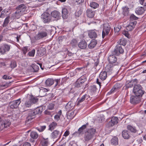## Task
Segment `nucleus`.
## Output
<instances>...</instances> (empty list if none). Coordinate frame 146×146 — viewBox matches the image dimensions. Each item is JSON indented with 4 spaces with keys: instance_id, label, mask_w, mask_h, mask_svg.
I'll list each match as a JSON object with an SVG mask.
<instances>
[{
    "instance_id": "nucleus-1",
    "label": "nucleus",
    "mask_w": 146,
    "mask_h": 146,
    "mask_svg": "<svg viewBox=\"0 0 146 146\" xmlns=\"http://www.w3.org/2000/svg\"><path fill=\"white\" fill-rule=\"evenodd\" d=\"M110 55L108 57V60L110 65H108L106 67V69L109 71H111L112 70L111 66L118 65L119 64V62H117V58L114 55Z\"/></svg>"
},
{
    "instance_id": "nucleus-2",
    "label": "nucleus",
    "mask_w": 146,
    "mask_h": 146,
    "mask_svg": "<svg viewBox=\"0 0 146 146\" xmlns=\"http://www.w3.org/2000/svg\"><path fill=\"white\" fill-rule=\"evenodd\" d=\"M27 7L25 5H19L16 8L17 10L14 14V16L17 18H20L23 14L27 12Z\"/></svg>"
},
{
    "instance_id": "nucleus-3",
    "label": "nucleus",
    "mask_w": 146,
    "mask_h": 146,
    "mask_svg": "<svg viewBox=\"0 0 146 146\" xmlns=\"http://www.w3.org/2000/svg\"><path fill=\"white\" fill-rule=\"evenodd\" d=\"M96 130L92 128L88 130L85 133L84 136V139L86 142H88L92 139L95 133Z\"/></svg>"
},
{
    "instance_id": "nucleus-4",
    "label": "nucleus",
    "mask_w": 146,
    "mask_h": 146,
    "mask_svg": "<svg viewBox=\"0 0 146 146\" xmlns=\"http://www.w3.org/2000/svg\"><path fill=\"white\" fill-rule=\"evenodd\" d=\"M102 36H105L108 35L110 31L111 27L107 23H104L102 25Z\"/></svg>"
},
{
    "instance_id": "nucleus-5",
    "label": "nucleus",
    "mask_w": 146,
    "mask_h": 146,
    "mask_svg": "<svg viewBox=\"0 0 146 146\" xmlns=\"http://www.w3.org/2000/svg\"><path fill=\"white\" fill-rule=\"evenodd\" d=\"M101 31L96 30L95 29L90 30L84 33V34H88L89 36H100L101 34Z\"/></svg>"
},
{
    "instance_id": "nucleus-6",
    "label": "nucleus",
    "mask_w": 146,
    "mask_h": 146,
    "mask_svg": "<svg viewBox=\"0 0 146 146\" xmlns=\"http://www.w3.org/2000/svg\"><path fill=\"white\" fill-rule=\"evenodd\" d=\"M11 123L10 121L8 119H5L0 121V130H2L4 129L9 127Z\"/></svg>"
},
{
    "instance_id": "nucleus-7",
    "label": "nucleus",
    "mask_w": 146,
    "mask_h": 146,
    "mask_svg": "<svg viewBox=\"0 0 146 146\" xmlns=\"http://www.w3.org/2000/svg\"><path fill=\"white\" fill-rule=\"evenodd\" d=\"M41 18L44 23L49 22L51 21V19L50 15L48 13H45L42 14L41 15Z\"/></svg>"
},
{
    "instance_id": "nucleus-8",
    "label": "nucleus",
    "mask_w": 146,
    "mask_h": 146,
    "mask_svg": "<svg viewBox=\"0 0 146 146\" xmlns=\"http://www.w3.org/2000/svg\"><path fill=\"white\" fill-rule=\"evenodd\" d=\"M10 49V46L7 44H4L0 47V53L4 54L6 52L9 51Z\"/></svg>"
},
{
    "instance_id": "nucleus-9",
    "label": "nucleus",
    "mask_w": 146,
    "mask_h": 146,
    "mask_svg": "<svg viewBox=\"0 0 146 146\" xmlns=\"http://www.w3.org/2000/svg\"><path fill=\"white\" fill-rule=\"evenodd\" d=\"M124 52V50L120 44L116 45L115 48L113 52V54L116 55H118L119 54H122Z\"/></svg>"
},
{
    "instance_id": "nucleus-10",
    "label": "nucleus",
    "mask_w": 146,
    "mask_h": 146,
    "mask_svg": "<svg viewBox=\"0 0 146 146\" xmlns=\"http://www.w3.org/2000/svg\"><path fill=\"white\" fill-rule=\"evenodd\" d=\"M118 122V118L116 117H112L110 121H109L107 125L108 127H111L114 125L116 124Z\"/></svg>"
},
{
    "instance_id": "nucleus-11",
    "label": "nucleus",
    "mask_w": 146,
    "mask_h": 146,
    "mask_svg": "<svg viewBox=\"0 0 146 146\" xmlns=\"http://www.w3.org/2000/svg\"><path fill=\"white\" fill-rule=\"evenodd\" d=\"M141 98L135 96H132L130 99V102L133 104H136L139 103L141 100Z\"/></svg>"
},
{
    "instance_id": "nucleus-12",
    "label": "nucleus",
    "mask_w": 146,
    "mask_h": 146,
    "mask_svg": "<svg viewBox=\"0 0 146 146\" xmlns=\"http://www.w3.org/2000/svg\"><path fill=\"white\" fill-rule=\"evenodd\" d=\"M21 102V99H19L15 101H14L10 103V108L12 109L17 108Z\"/></svg>"
},
{
    "instance_id": "nucleus-13",
    "label": "nucleus",
    "mask_w": 146,
    "mask_h": 146,
    "mask_svg": "<svg viewBox=\"0 0 146 146\" xmlns=\"http://www.w3.org/2000/svg\"><path fill=\"white\" fill-rule=\"evenodd\" d=\"M61 135V133L57 130H54L51 134V137L53 139H57V140L60 138Z\"/></svg>"
},
{
    "instance_id": "nucleus-14",
    "label": "nucleus",
    "mask_w": 146,
    "mask_h": 146,
    "mask_svg": "<svg viewBox=\"0 0 146 146\" xmlns=\"http://www.w3.org/2000/svg\"><path fill=\"white\" fill-rule=\"evenodd\" d=\"M28 115L27 116L26 121L29 122L31 121L33 118L35 117V115L36 114L34 110H30L28 111Z\"/></svg>"
},
{
    "instance_id": "nucleus-15",
    "label": "nucleus",
    "mask_w": 146,
    "mask_h": 146,
    "mask_svg": "<svg viewBox=\"0 0 146 146\" xmlns=\"http://www.w3.org/2000/svg\"><path fill=\"white\" fill-rule=\"evenodd\" d=\"M136 24L137 22L136 21L130 22L126 27L127 30L129 31L132 30L135 28Z\"/></svg>"
},
{
    "instance_id": "nucleus-16",
    "label": "nucleus",
    "mask_w": 146,
    "mask_h": 146,
    "mask_svg": "<svg viewBox=\"0 0 146 146\" xmlns=\"http://www.w3.org/2000/svg\"><path fill=\"white\" fill-rule=\"evenodd\" d=\"M87 43L84 39L81 40L79 43L78 46L79 48L81 49H84L86 48L87 46Z\"/></svg>"
},
{
    "instance_id": "nucleus-17",
    "label": "nucleus",
    "mask_w": 146,
    "mask_h": 146,
    "mask_svg": "<svg viewBox=\"0 0 146 146\" xmlns=\"http://www.w3.org/2000/svg\"><path fill=\"white\" fill-rule=\"evenodd\" d=\"M52 17L54 18L58 19L60 17V13L57 11H54L51 13Z\"/></svg>"
},
{
    "instance_id": "nucleus-18",
    "label": "nucleus",
    "mask_w": 146,
    "mask_h": 146,
    "mask_svg": "<svg viewBox=\"0 0 146 146\" xmlns=\"http://www.w3.org/2000/svg\"><path fill=\"white\" fill-rule=\"evenodd\" d=\"M87 125L88 123H86V124L83 125L78 129V131L75 133L74 134L76 135H79L80 134L82 133L83 132V130L86 128Z\"/></svg>"
},
{
    "instance_id": "nucleus-19",
    "label": "nucleus",
    "mask_w": 146,
    "mask_h": 146,
    "mask_svg": "<svg viewBox=\"0 0 146 146\" xmlns=\"http://www.w3.org/2000/svg\"><path fill=\"white\" fill-rule=\"evenodd\" d=\"M89 96L88 95L86 94L83 95L81 98L78 99L77 105H79L81 103L83 102L86 99L87 100L89 98Z\"/></svg>"
},
{
    "instance_id": "nucleus-20",
    "label": "nucleus",
    "mask_w": 146,
    "mask_h": 146,
    "mask_svg": "<svg viewBox=\"0 0 146 146\" xmlns=\"http://www.w3.org/2000/svg\"><path fill=\"white\" fill-rule=\"evenodd\" d=\"M145 10L143 7H139L136 9L135 12L138 15H141L144 13Z\"/></svg>"
},
{
    "instance_id": "nucleus-21",
    "label": "nucleus",
    "mask_w": 146,
    "mask_h": 146,
    "mask_svg": "<svg viewBox=\"0 0 146 146\" xmlns=\"http://www.w3.org/2000/svg\"><path fill=\"white\" fill-rule=\"evenodd\" d=\"M100 78L102 81L105 80L107 77V72L106 71L101 72L99 75Z\"/></svg>"
},
{
    "instance_id": "nucleus-22",
    "label": "nucleus",
    "mask_w": 146,
    "mask_h": 146,
    "mask_svg": "<svg viewBox=\"0 0 146 146\" xmlns=\"http://www.w3.org/2000/svg\"><path fill=\"white\" fill-rule=\"evenodd\" d=\"M97 44V40L95 39L92 40L90 44L88 45V47L90 49L94 48Z\"/></svg>"
},
{
    "instance_id": "nucleus-23",
    "label": "nucleus",
    "mask_w": 146,
    "mask_h": 146,
    "mask_svg": "<svg viewBox=\"0 0 146 146\" xmlns=\"http://www.w3.org/2000/svg\"><path fill=\"white\" fill-rule=\"evenodd\" d=\"M87 15L89 18H92L95 15V12L90 9H88L86 11Z\"/></svg>"
},
{
    "instance_id": "nucleus-24",
    "label": "nucleus",
    "mask_w": 146,
    "mask_h": 146,
    "mask_svg": "<svg viewBox=\"0 0 146 146\" xmlns=\"http://www.w3.org/2000/svg\"><path fill=\"white\" fill-rule=\"evenodd\" d=\"M73 103L71 102H68L66 106V108L68 111H69L72 109L74 107Z\"/></svg>"
},
{
    "instance_id": "nucleus-25",
    "label": "nucleus",
    "mask_w": 146,
    "mask_h": 146,
    "mask_svg": "<svg viewBox=\"0 0 146 146\" xmlns=\"http://www.w3.org/2000/svg\"><path fill=\"white\" fill-rule=\"evenodd\" d=\"M62 17L64 19H66L68 17V11L66 8H63L62 9Z\"/></svg>"
},
{
    "instance_id": "nucleus-26",
    "label": "nucleus",
    "mask_w": 146,
    "mask_h": 146,
    "mask_svg": "<svg viewBox=\"0 0 146 146\" xmlns=\"http://www.w3.org/2000/svg\"><path fill=\"white\" fill-rule=\"evenodd\" d=\"M54 81L53 79L50 78L48 79L45 81V84L48 86H50L54 83Z\"/></svg>"
},
{
    "instance_id": "nucleus-27",
    "label": "nucleus",
    "mask_w": 146,
    "mask_h": 146,
    "mask_svg": "<svg viewBox=\"0 0 146 146\" xmlns=\"http://www.w3.org/2000/svg\"><path fill=\"white\" fill-rule=\"evenodd\" d=\"M123 137L125 139H128L129 137V135L128 131L126 130H123L122 133Z\"/></svg>"
},
{
    "instance_id": "nucleus-28",
    "label": "nucleus",
    "mask_w": 146,
    "mask_h": 146,
    "mask_svg": "<svg viewBox=\"0 0 146 146\" xmlns=\"http://www.w3.org/2000/svg\"><path fill=\"white\" fill-rule=\"evenodd\" d=\"M122 86L121 84L119 83H117L114 86L113 88L111 89V93L115 91H116L117 89L120 88Z\"/></svg>"
},
{
    "instance_id": "nucleus-29",
    "label": "nucleus",
    "mask_w": 146,
    "mask_h": 146,
    "mask_svg": "<svg viewBox=\"0 0 146 146\" xmlns=\"http://www.w3.org/2000/svg\"><path fill=\"white\" fill-rule=\"evenodd\" d=\"M25 99L26 100V101L25 103L24 106L26 107L27 108L30 107L31 105L33 104L30 101L28 98H26Z\"/></svg>"
},
{
    "instance_id": "nucleus-30",
    "label": "nucleus",
    "mask_w": 146,
    "mask_h": 146,
    "mask_svg": "<svg viewBox=\"0 0 146 146\" xmlns=\"http://www.w3.org/2000/svg\"><path fill=\"white\" fill-rule=\"evenodd\" d=\"M41 143L42 146H48V145L49 144L48 138L46 139L43 138L41 141Z\"/></svg>"
},
{
    "instance_id": "nucleus-31",
    "label": "nucleus",
    "mask_w": 146,
    "mask_h": 146,
    "mask_svg": "<svg viewBox=\"0 0 146 146\" xmlns=\"http://www.w3.org/2000/svg\"><path fill=\"white\" fill-rule=\"evenodd\" d=\"M29 99L30 101L33 104L37 102L38 100V98H35L33 96H30Z\"/></svg>"
},
{
    "instance_id": "nucleus-32",
    "label": "nucleus",
    "mask_w": 146,
    "mask_h": 146,
    "mask_svg": "<svg viewBox=\"0 0 146 146\" xmlns=\"http://www.w3.org/2000/svg\"><path fill=\"white\" fill-rule=\"evenodd\" d=\"M140 90H143L142 87L139 84L135 85L133 88V92L139 91Z\"/></svg>"
},
{
    "instance_id": "nucleus-33",
    "label": "nucleus",
    "mask_w": 146,
    "mask_h": 146,
    "mask_svg": "<svg viewBox=\"0 0 146 146\" xmlns=\"http://www.w3.org/2000/svg\"><path fill=\"white\" fill-rule=\"evenodd\" d=\"M134 93L135 96L141 98L142 95L144 93V91L143 90H140L138 92L137 91V92L136 91V92H134Z\"/></svg>"
},
{
    "instance_id": "nucleus-34",
    "label": "nucleus",
    "mask_w": 146,
    "mask_h": 146,
    "mask_svg": "<svg viewBox=\"0 0 146 146\" xmlns=\"http://www.w3.org/2000/svg\"><path fill=\"white\" fill-rule=\"evenodd\" d=\"M111 144L113 145H116L118 144V139L115 137H113L111 140Z\"/></svg>"
},
{
    "instance_id": "nucleus-35",
    "label": "nucleus",
    "mask_w": 146,
    "mask_h": 146,
    "mask_svg": "<svg viewBox=\"0 0 146 146\" xmlns=\"http://www.w3.org/2000/svg\"><path fill=\"white\" fill-rule=\"evenodd\" d=\"M84 82L82 81L81 79H78L76 82L75 83V86L77 87H79L81 86Z\"/></svg>"
},
{
    "instance_id": "nucleus-36",
    "label": "nucleus",
    "mask_w": 146,
    "mask_h": 146,
    "mask_svg": "<svg viewBox=\"0 0 146 146\" xmlns=\"http://www.w3.org/2000/svg\"><path fill=\"white\" fill-rule=\"evenodd\" d=\"M119 44L120 45H122L123 46H125L127 43L126 40L123 38H122L119 41Z\"/></svg>"
},
{
    "instance_id": "nucleus-37",
    "label": "nucleus",
    "mask_w": 146,
    "mask_h": 146,
    "mask_svg": "<svg viewBox=\"0 0 146 146\" xmlns=\"http://www.w3.org/2000/svg\"><path fill=\"white\" fill-rule=\"evenodd\" d=\"M90 6L94 9L97 8L99 6V4L94 2H92L90 3Z\"/></svg>"
},
{
    "instance_id": "nucleus-38",
    "label": "nucleus",
    "mask_w": 146,
    "mask_h": 146,
    "mask_svg": "<svg viewBox=\"0 0 146 146\" xmlns=\"http://www.w3.org/2000/svg\"><path fill=\"white\" fill-rule=\"evenodd\" d=\"M31 137L33 139H36L38 137V135L37 133L35 131L32 132L30 135Z\"/></svg>"
},
{
    "instance_id": "nucleus-39",
    "label": "nucleus",
    "mask_w": 146,
    "mask_h": 146,
    "mask_svg": "<svg viewBox=\"0 0 146 146\" xmlns=\"http://www.w3.org/2000/svg\"><path fill=\"white\" fill-rule=\"evenodd\" d=\"M123 10V13L124 15H127L129 13V8L127 7H125L122 8Z\"/></svg>"
},
{
    "instance_id": "nucleus-40",
    "label": "nucleus",
    "mask_w": 146,
    "mask_h": 146,
    "mask_svg": "<svg viewBox=\"0 0 146 146\" xmlns=\"http://www.w3.org/2000/svg\"><path fill=\"white\" fill-rule=\"evenodd\" d=\"M62 114V111L60 110L58 113L54 117V119L57 121H58L60 119V116Z\"/></svg>"
},
{
    "instance_id": "nucleus-41",
    "label": "nucleus",
    "mask_w": 146,
    "mask_h": 146,
    "mask_svg": "<svg viewBox=\"0 0 146 146\" xmlns=\"http://www.w3.org/2000/svg\"><path fill=\"white\" fill-rule=\"evenodd\" d=\"M57 123L55 122H52L50 125H49V129H53L57 125Z\"/></svg>"
},
{
    "instance_id": "nucleus-42",
    "label": "nucleus",
    "mask_w": 146,
    "mask_h": 146,
    "mask_svg": "<svg viewBox=\"0 0 146 146\" xmlns=\"http://www.w3.org/2000/svg\"><path fill=\"white\" fill-rule=\"evenodd\" d=\"M127 129L129 131H130L131 132H135L136 131V129H135L131 125H129L127 126Z\"/></svg>"
},
{
    "instance_id": "nucleus-43",
    "label": "nucleus",
    "mask_w": 146,
    "mask_h": 146,
    "mask_svg": "<svg viewBox=\"0 0 146 146\" xmlns=\"http://www.w3.org/2000/svg\"><path fill=\"white\" fill-rule=\"evenodd\" d=\"M46 126L43 125L40 126L36 128V129L39 132L43 131L46 128Z\"/></svg>"
},
{
    "instance_id": "nucleus-44",
    "label": "nucleus",
    "mask_w": 146,
    "mask_h": 146,
    "mask_svg": "<svg viewBox=\"0 0 146 146\" xmlns=\"http://www.w3.org/2000/svg\"><path fill=\"white\" fill-rule=\"evenodd\" d=\"M33 71L34 72H37L39 69V67L36 65H34L32 67Z\"/></svg>"
},
{
    "instance_id": "nucleus-45",
    "label": "nucleus",
    "mask_w": 146,
    "mask_h": 146,
    "mask_svg": "<svg viewBox=\"0 0 146 146\" xmlns=\"http://www.w3.org/2000/svg\"><path fill=\"white\" fill-rule=\"evenodd\" d=\"M77 43V40L73 39L70 42V44L72 46L74 47V46H75L76 45Z\"/></svg>"
},
{
    "instance_id": "nucleus-46",
    "label": "nucleus",
    "mask_w": 146,
    "mask_h": 146,
    "mask_svg": "<svg viewBox=\"0 0 146 146\" xmlns=\"http://www.w3.org/2000/svg\"><path fill=\"white\" fill-rule=\"evenodd\" d=\"M54 106L55 105L54 103H50L47 106L48 109L49 110H52L54 109Z\"/></svg>"
},
{
    "instance_id": "nucleus-47",
    "label": "nucleus",
    "mask_w": 146,
    "mask_h": 146,
    "mask_svg": "<svg viewBox=\"0 0 146 146\" xmlns=\"http://www.w3.org/2000/svg\"><path fill=\"white\" fill-rule=\"evenodd\" d=\"M17 64L15 61H12L11 62L10 66L11 68L13 69L17 66Z\"/></svg>"
},
{
    "instance_id": "nucleus-48",
    "label": "nucleus",
    "mask_w": 146,
    "mask_h": 146,
    "mask_svg": "<svg viewBox=\"0 0 146 146\" xmlns=\"http://www.w3.org/2000/svg\"><path fill=\"white\" fill-rule=\"evenodd\" d=\"M42 110L39 108H37L36 109L34 110L36 115L39 113L40 114L42 111Z\"/></svg>"
},
{
    "instance_id": "nucleus-49",
    "label": "nucleus",
    "mask_w": 146,
    "mask_h": 146,
    "mask_svg": "<svg viewBox=\"0 0 146 146\" xmlns=\"http://www.w3.org/2000/svg\"><path fill=\"white\" fill-rule=\"evenodd\" d=\"M38 36H46L47 35V33L45 31H42L39 33L38 34Z\"/></svg>"
},
{
    "instance_id": "nucleus-50",
    "label": "nucleus",
    "mask_w": 146,
    "mask_h": 146,
    "mask_svg": "<svg viewBox=\"0 0 146 146\" xmlns=\"http://www.w3.org/2000/svg\"><path fill=\"white\" fill-rule=\"evenodd\" d=\"M8 11L6 9L4 10L1 12V14L0 15V17L3 18L4 17V15L5 14L8 12Z\"/></svg>"
},
{
    "instance_id": "nucleus-51",
    "label": "nucleus",
    "mask_w": 146,
    "mask_h": 146,
    "mask_svg": "<svg viewBox=\"0 0 146 146\" xmlns=\"http://www.w3.org/2000/svg\"><path fill=\"white\" fill-rule=\"evenodd\" d=\"M35 50L33 49L28 53V55L30 56H34L35 55Z\"/></svg>"
},
{
    "instance_id": "nucleus-52",
    "label": "nucleus",
    "mask_w": 146,
    "mask_h": 146,
    "mask_svg": "<svg viewBox=\"0 0 146 146\" xmlns=\"http://www.w3.org/2000/svg\"><path fill=\"white\" fill-rule=\"evenodd\" d=\"M97 89L95 85H94L91 86L90 90L91 91L93 92L96 91Z\"/></svg>"
},
{
    "instance_id": "nucleus-53",
    "label": "nucleus",
    "mask_w": 146,
    "mask_h": 146,
    "mask_svg": "<svg viewBox=\"0 0 146 146\" xmlns=\"http://www.w3.org/2000/svg\"><path fill=\"white\" fill-rule=\"evenodd\" d=\"M9 21V19L8 17H6L4 22L3 26H6L7 24L8 23Z\"/></svg>"
},
{
    "instance_id": "nucleus-54",
    "label": "nucleus",
    "mask_w": 146,
    "mask_h": 146,
    "mask_svg": "<svg viewBox=\"0 0 146 146\" xmlns=\"http://www.w3.org/2000/svg\"><path fill=\"white\" fill-rule=\"evenodd\" d=\"M39 37H30V39L32 42H34L37 40L40 39Z\"/></svg>"
},
{
    "instance_id": "nucleus-55",
    "label": "nucleus",
    "mask_w": 146,
    "mask_h": 146,
    "mask_svg": "<svg viewBox=\"0 0 146 146\" xmlns=\"http://www.w3.org/2000/svg\"><path fill=\"white\" fill-rule=\"evenodd\" d=\"M74 112H71L70 113H68L67 115V117L68 118L70 117V118H72L74 115H73Z\"/></svg>"
},
{
    "instance_id": "nucleus-56",
    "label": "nucleus",
    "mask_w": 146,
    "mask_h": 146,
    "mask_svg": "<svg viewBox=\"0 0 146 146\" xmlns=\"http://www.w3.org/2000/svg\"><path fill=\"white\" fill-rule=\"evenodd\" d=\"M120 29V27L119 26V27L117 26L115 27L114 28V30L115 33H118Z\"/></svg>"
},
{
    "instance_id": "nucleus-57",
    "label": "nucleus",
    "mask_w": 146,
    "mask_h": 146,
    "mask_svg": "<svg viewBox=\"0 0 146 146\" xmlns=\"http://www.w3.org/2000/svg\"><path fill=\"white\" fill-rule=\"evenodd\" d=\"M55 82H56V84L55 85V86L56 87L58 86H59V83L60 82V79H55V80H54Z\"/></svg>"
},
{
    "instance_id": "nucleus-58",
    "label": "nucleus",
    "mask_w": 146,
    "mask_h": 146,
    "mask_svg": "<svg viewBox=\"0 0 146 146\" xmlns=\"http://www.w3.org/2000/svg\"><path fill=\"white\" fill-rule=\"evenodd\" d=\"M48 90L46 88H42L40 90V93H42L43 92H48Z\"/></svg>"
},
{
    "instance_id": "nucleus-59",
    "label": "nucleus",
    "mask_w": 146,
    "mask_h": 146,
    "mask_svg": "<svg viewBox=\"0 0 146 146\" xmlns=\"http://www.w3.org/2000/svg\"><path fill=\"white\" fill-rule=\"evenodd\" d=\"M138 18L133 14H131L130 17V19L132 20H136Z\"/></svg>"
},
{
    "instance_id": "nucleus-60",
    "label": "nucleus",
    "mask_w": 146,
    "mask_h": 146,
    "mask_svg": "<svg viewBox=\"0 0 146 146\" xmlns=\"http://www.w3.org/2000/svg\"><path fill=\"white\" fill-rule=\"evenodd\" d=\"M123 35H125V36H128L129 35V34L128 32L126 31H123L122 33Z\"/></svg>"
},
{
    "instance_id": "nucleus-61",
    "label": "nucleus",
    "mask_w": 146,
    "mask_h": 146,
    "mask_svg": "<svg viewBox=\"0 0 146 146\" xmlns=\"http://www.w3.org/2000/svg\"><path fill=\"white\" fill-rule=\"evenodd\" d=\"M28 50V48L27 47H24L23 48V53L24 54H25Z\"/></svg>"
},
{
    "instance_id": "nucleus-62",
    "label": "nucleus",
    "mask_w": 146,
    "mask_h": 146,
    "mask_svg": "<svg viewBox=\"0 0 146 146\" xmlns=\"http://www.w3.org/2000/svg\"><path fill=\"white\" fill-rule=\"evenodd\" d=\"M70 144L71 146H77L75 142L74 141H72L70 142Z\"/></svg>"
},
{
    "instance_id": "nucleus-63",
    "label": "nucleus",
    "mask_w": 146,
    "mask_h": 146,
    "mask_svg": "<svg viewBox=\"0 0 146 146\" xmlns=\"http://www.w3.org/2000/svg\"><path fill=\"white\" fill-rule=\"evenodd\" d=\"M31 145L30 143L29 142H25L23 145V146H31Z\"/></svg>"
},
{
    "instance_id": "nucleus-64",
    "label": "nucleus",
    "mask_w": 146,
    "mask_h": 146,
    "mask_svg": "<svg viewBox=\"0 0 146 146\" xmlns=\"http://www.w3.org/2000/svg\"><path fill=\"white\" fill-rule=\"evenodd\" d=\"M70 133L68 131L66 130L64 133L63 136L67 137L69 134Z\"/></svg>"
}]
</instances>
